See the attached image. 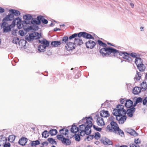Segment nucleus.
<instances>
[{
    "mask_svg": "<svg viewBox=\"0 0 147 147\" xmlns=\"http://www.w3.org/2000/svg\"><path fill=\"white\" fill-rule=\"evenodd\" d=\"M100 52L103 56H109L112 53L114 56L117 55V54L122 56L123 58L127 60L129 62L131 61L132 60L129 56L130 53L126 52H121L110 47L100 49Z\"/></svg>",
    "mask_w": 147,
    "mask_h": 147,
    "instance_id": "obj_1",
    "label": "nucleus"
},
{
    "mask_svg": "<svg viewBox=\"0 0 147 147\" xmlns=\"http://www.w3.org/2000/svg\"><path fill=\"white\" fill-rule=\"evenodd\" d=\"M116 109H115L113 111V114L116 117V119L119 124H122L126 119V111L124 109V106L122 105H119L117 106Z\"/></svg>",
    "mask_w": 147,
    "mask_h": 147,
    "instance_id": "obj_2",
    "label": "nucleus"
},
{
    "mask_svg": "<svg viewBox=\"0 0 147 147\" xmlns=\"http://www.w3.org/2000/svg\"><path fill=\"white\" fill-rule=\"evenodd\" d=\"M92 117L87 118L86 117L85 118H83L82 120L80 121V123H84V124L79 126L78 131L80 132L85 130L89 131L92 125Z\"/></svg>",
    "mask_w": 147,
    "mask_h": 147,
    "instance_id": "obj_3",
    "label": "nucleus"
},
{
    "mask_svg": "<svg viewBox=\"0 0 147 147\" xmlns=\"http://www.w3.org/2000/svg\"><path fill=\"white\" fill-rule=\"evenodd\" d=\"M78 37L82 36L84 38L87 39H93L94 40V38L92 36L89 34L86 33L85 32H81L78 33H74L71 36L69 37L70 39L75 38L76 37H77V36Z\"/></svg>",
    "mask_w": 147,
    "mask_h": 147,
    "instance_id": "obj_4",
    "label": "nucleus"
},
{
    "mask_svg": "<svg viewBox=\"0 0 147 147\" xmlns=\"http://www.w3.org/2000/svg\"><path fill=\"white\" fill-rule=\"evenodd\" d=\"M21 20L19 17H18L14 20L12 22L13 25L15 26V24L16 23L17 26L18 28L20 29L23 28L24 25L26 23V21L24 20L21 22Z\"/></svg>",
    "mask_w": 147,
    "mask_h": 147,
    "instance_id": "obj_5",
    "label": "nucleus"
},
{
    "mask_svg": "<svg viewBox=\"0 0 147 147\" xmlns=\"http://www.w3.org/2000/svg\"><path fill=\"white\" fill-rule=\"evenodd\" d=\"M12 25H8L6 22L3 21L2 26L3 27V31L4 32H7L10 31L11 26Z\"/></svg>",
    "mask_w": 147,
    "mask_h": 147,
    "instance_id": "obj_6",
    "label": "nucleus"
},
{
    "mask_svg": "<svg viewBox=\"0 0 147 147\" xmlns=\"http://www.w3.org/2000/svg\"><path fill=\"white\" fill-rule=\"evenodd\" d=\"M74 43L71 42L70 41L66 43L65 46V48L67 51H70L75 48L74 46Z\"/></svg>",
    "mask_w": 147,
    "mask_h": 147,
    "instance_id": "obj_7",
    "label": "nucleus"
},
{
    "mask_svg": "<svg viewBox=\"0 0 147 147\" xmlns=\"http://www.w3.org/2000/svg\"><path fill=\"white\" fill-rule=\"evenodd\" d=\"M26 24L25 23V24L24 25L23 28L24 29L27 31L32 30V27L31 25L30 21H26Z\"/></svg>",
    "mask_w": 147,
    "mask_h": 147,
    "instance_id": "obj_8",
    "label": "nucleus"
},
{
    "mask_svg": "<svg viewBox=\"0 0 147 147\" xmlns=\"http://www.w3.org/2000/svg\"><path fill=\"white\" fill-rule=\"evenodd\" d=\"M86 47L87 48L92 49L96 45V43L94 41L89 40L86 43Z\"/></svg>",
    "mask_w": 147,
    "mask_h": 147,
    "instance_id": "obj_9",
    "label": "nucleus"
},
{
    "mask_svg": "<svg viewBox=\"0 0 147 147\" xmlns=\"http://www.w3.org/2000/svg\"><path fill=\"white\" fill-rule=\"evenodd\" d=\"M36 36L35 33H32L29 34V36L26 35L25 37V39L26 40L28 41H32L34 38L35 39Z\"/></svg>",
    "mask_w": 147,
    "mask_h": 147,
    "instance_id": "obj_10",
    "label": "nucleus"
},
{
    "mask_svg": "<svg viewBox=\"0 0 147 147\" xmlns=\"http://www.w3.org/2000/svg\"><path fill=\"white\" fill-rule=\"evenodd\" d=\"M42 18V16H39L37 17V21L36 19H32L31 22H30V23L33 24H39L41 22V20Z\"/></svg>",
    "mask_w": 147,
    "mask_h": 147,
    "instance_id": "obj_11",
    "label": "nucleus"
},
{
    "mask_svg": "<svg viewBox=\"0 0 147 147\" xmlns=\"http://www.w3.org/2000/svg\"><path fill=\"white\" fill-rule=\"evenodd\" d=\"M135 111V109L134 107L130 108L127 109L126 111V113L129 117H131L133 116L134 112Z\"/></svg>",
    "mask_w": 147,
    "mask_h": 147,
    "instance_id": "obj_12",
    "label": "nucleus"
},
{
    "mask_svg": "<svg viewBox=\"0 0 147 147\" xmlns=\"http://www.w3.org/2000/svg\"><path fill=\"white\" fill-rule=\"evenodd\" d=\"M27 140L28 139L26 138L23 137L19 140L18 143L22 146H24L26 144Z\"/></svg>",
    "mask_w": 147,
    "mask_h": 147,
    "instance_id": "obj_13",
    "label": "nucleus"
},
{
    "mask_svg": "<svg viewBox=\"0 0 147 147\" xmlns=\"http://www.w3.org/2000/svg\"><path fill=\"white\" fill-rule=\"evenodd\" d=\"M110 124L113 131H116L117 129H119V127L117 123L115 122L112 121L111 122Z\"/></svg>",
    "mask_w": 147,
    "mask_h": 147,
    "instance_id": "obj_14",
    "label": "nucleus"
},
{
    "mask_svg": "<svg viewBox=\"0 0 147 147\" xmlns=\"http://www.w3.org/2000/svg\"><path fill=\"white\" fill-rule=\"evenodd\" d=\"M96 122L97 124L99 126H102L105 125L103 119L102 117H98Z\"/></svg>",
    "mask_w": 147,
    "mask_h": 147,
    "instance_id": "obj_15",
    "label": "nucleus"
},
{
    "mask_svg": "<svg viewBox=\"0 0 147 147\" xmlns=\"http://www.w3.org/2000/svg\"><path fill=\"white\" fill-rule=\"evenodd\" d=\"M14 18V16L11 13L5 17L3 20V22L7 21L9 20H11Z\"/></svg>",
    "mask_w": 147,
    "mask_h": 147,
    "instance_id": "obj_16",
    "label": "nucleus"
},
{
    "mask_svg": "<svg viewBox=\"0 0 147 147\" xmlns=\"http://www.w3.org/2000/svg\"><path fill=\"white\" fill-rule=\"evenodd\" d=\"M9 11L10 13H11L13 16H18L20 14V12L17 10L11 9L9 10Z\"/></svg>",
    "mask_w": 147,
    "mask_h": 147,
    "instance_id": "obj_17",
    "label": "nucleus"
},
{
    "mask_svg": "<svg viewBox=\"0 0 147 147\" xmlns=\"http://www.w3.org/2000/svg\"><path fill=\"white\" fill-rule=\"evenodd\" d=\"M100 115L101 117H109L110 115V114L108 111L104 110H102L101 111Z\"/></svg>",
    "mask_w": 147,
    "mask_h": 147,
    "instance_id": "obj_18",
    "label": "nucleus"
},
{
    "mask_svg": "<svg viewBox=\"0 0 147 147\" xmlns=\"http://www.w3.org/2000/svg\"><path fill=\"white\" fill-rule=\"evenodd\" d=\"M132 105L133 102L130 100H128L126 101L125 106L126 107L129 108L132 106Z\"/></svg>",
    "mask_w": 147,
    "mask_h": 147,
    "instance_id": "obj_19",
    "label": "nucleus"
},
{
    "mask_svg": "<svg viewBox=\"0 0 147 147\" xmlns=\"http://www.w3.org/2000/svg\"><path fill=\"white\" fill-rule=\"evenodd\" d=\"M7 139L3 136H0V146H3V145L6 142Z\"/></svg>",
    "mask_w": 147,
    "mask_h": 147,
    "instance_id": "obj_20",
    "label": "nucleus"
},
{
    "mask_svg": "<svg viewBox=\"0 0 147 147\" xmlns=\"http://www.w3.org/2000/svg\"><path fill=\"white\" fill-rule=\"evenodd\" d=\"M78 38H75L74 40V43L77 44L78 45H80L83 42L82 39H80V37H78Z\"/></svg>",
    "mask_w": 147,
    "mask_h": 147,
    "instance_id": "obj_21",
    "label": "nucleus"
},
{
    "mask_svg": "<svg viewBox=\"0 0 147 147\" xmlns=\"http://www.w3.org/2000/svg\"><path fill=\"white\" fill-rule=\"evenodd\" d=\"M78 131L79 128L77 127L74 125H72V127L71 129V131L72 133H75Z\"/></svg>",
    "mask_w": 147,
    "mask_h": 147,
    "instance_id": "obj_22",
    "label": "nucleus"
},
{
    "mask_svg": "<svg viewBox=\"0 0 147 147\" xmlns=\"http://www.w3.org/2000/svg\"><path fill=\"white\" fill-rule=\"evenodd\" d=\"M61 141L63 144H65L66 145H69L71 143L70 140L65 138L61 139Z\"/></svg>",
    "mask_w": 147,
    "mask_h": 147,
    "instance_id": "obj_23",
    "label": "nucleus"
},
{
    "mask_svg": "<svg viewBox=\"0 0 147 147\" xmlns=\"http://www.w3.org/2000/svg\"><path fill=\"white\" fill-rule=\"evenodd\" d=\"M133 93L135 94H138L141 92L140 89L138 87H135L133 89Z\"/></svg>",
    "mask_w": 147,
    "mask_h": 147,
    "instance_id": "obj_24",
    "label": "nucleus"
},
{
    "mask_svg": "<svg viewBox=\"0 0 147 147\" xmlns=\"http://www.w3.org/2000/svg\"><path fill=\"white\" fill-rule=\"evenodd\" d=\"M59 132L61 135H66L67 134L68 132V129L65 128H63L60 129Z\"/></svg>",
    "mask_w": 147,
    "mask_h": 147,
    "instance_id": "obj_25",
    "label": "nucleus"
},
{
    "mask_svg": "<svg viewBox=\"0 0 147 147\" xmlns=\"http://www.w3.org/2000/svg\"><path fill=\"white\" fill-rule=\"evenodd\" d=\"M138 69L140 71H143L145 69V67L143 64H141L139 65H137Z\"/></svg>",
    "mask_w": 147,
    "mask_h": 147,
    "instance_id": "obj_26",
    "label": "nucleus"
},
{
    "mask_svg": "<svg viewBox=\"0 0 147 147\" xmlns=\"http://www.w3.org/2000/svg\"><path fill=\"white\" fill-rule=\"evenodd\" d=\"M71 39H70L69 38H68L67 36H64L61 42L63 43H65L66 42L67 43Z\"/></svg>",
    "mask_w": 147,
    "mask_h": 147,
    "instance_id": "obj_27",
    "label": "nucleus"
},
{
    "mask_svg": "<svg viewBox=\"0 0 147 147\" xmlns=\"http://www.w3.org/2000/svg\"><path fill=\"white\" fill-rule=\"evenodd\" d=\"M103 142L104 145H110L112 144V142L109 139L106 138L105 140H103Z\"/></svg>",
    "mask_w": 147,
    "mask_h": 147,
    "instance_id": "obj_28",
    "label": "nucleus"
},
{
    "mask_svg": "<svg viewBox=\"0 0 147 147\" xmlns=\"http://www.w3.org/2000/svg\"><path fill=\"white\" fill-rule=\"evenodd\" d=\"M46 47L45 46L40 45L38 47V50L40 52H44L45 51V49Z\"/></svg>",
    "mask_w": 147,
    "mask_h": 147,
    "instance_id": "obj_29",
    "label": "nucleus"
},
{
    "mask_svg": "<svg viewBox=\"0 0 147 147\" xmlns=\"http://www.w3.org/2000/svg\"><path fill=\"white\" fill-rule=\"evenodd\" d=\"M142 61L141 59L138 57H136L135 61V62L137 65H139L141 64H142Z\"/></svg>",
    "mask_w": 147,
    "mask_h": 147,
    "instance_id": "obj_30",
    "label": "nucleus"
},
{
    "mask_svg": "<svg viewBox=\"0 0 147 147\" xmlns=\"http://www.w3.org/2000/svg\"><path fill=\"white\" fill-rule=\"evenodd\" d=\"M91 132V131L90 129L89 131L85 130L80 131V135L82 136L84 135L85 134H86L87 135H88L90 134Z\"/></svg>",
    "mask_w": 147,
    "mask_h": 147,
    "instance_id": "obj_31",
    "label": "nucleus"
},
{
    "mask_svg": "<svg viewBox=\"0 0 147 147\" xmlns=\"http://www.w3.org/2000/svg\"><path fill=\"white\" fill-rule=\"evenodd\" d=\"M141 86L142 88L145 90L147 88V84L146 81H144L141 84Z\"/></svg>",
    "mask_w": 147,
    "mask_h": 147,
    "instance_id": "obj_32",
    "label": "nucleus"
},
{
    "mask_svg": "<svg viewBox=\"0 0 147 147\" xmlns=\"http://www.w3.org/2000/svg\"><path fill=\"white\" fill-rule=\"evenodd\" d=\"M23 19L25 20H27L29 21L32 18V16L30 14H27L23 16Z\"/></svg>",
    "mask_w": 147,
    "mask_h": 147,
    "instance_id": "obj_33",
    "label": "nucleus"
},
{
    "mask_svg": "<svg viewBox=\"0 0 147 147\" xmlns=\"http://www.w3.org/2000/svg\"><path fill=\"white\" fill-rule=\"evenodd\" d=\"M40 142L38 140L32 141L31 143V145L32 146H35L40 144Z\"/></svg>",
    "mask_w": 147,
    "mask_h": 147,
    "instance_id": "obj_34",
    "label": "nucleus"
},
{
    "mask_svg": "<svg viewBox=\"0 0 147 147\" xmlns=\"http://www.w3.org/2000/svg\"><path fill=\"white\" fill-rule=\"evenodd\" d=\"M49 133L51 136H54L57 133V131L56 129H52L50 130Z\"/></svg>",
    "mask_w": 147,
    "mask_h": 147,
    "instance_id": "obj_35",
    "label": "nucleus"
},
{
    "mask_svg": "<svg viewBox=\"0 0 147 147\" xmlns=\"http://www.w3.org/2000/svg\"><path fill=\"white\" fill-rule=\"evenodd\" d=\"M49 132L47 130H45L42 134V137H44L45 138L48 137L49 136Z\"/></svg>",
    "mask_w": 147,
    "mask_h": 147,
    "instance_id": "obj_36",
    "label": "nucleus"
},
{
    "mask_svg": "<svg viewBox=\"0 0 147 147\" xmlns=\"http://www.w3.org/2000/svg\"><path fill=\"white\" fill-rule=\"evenodd\" d=\"M97 41H98V44H99V45H100V46H102L103 47H105V48L107 47H106L107 46V45L106 43L103 42L102 41H101L100 40H98ZM104 48L105 47L102 48V49ZM102 49V48L101 49Z\"/></svg>",
    "mask_w": 147,
    "mask_h": 147,
    "instance_id": "obj_37",
    "label": "nucleus"
},
{
    "mask_svg": "<svg viewBox=\"0 0 147 147\" xmlns=\"http://www.w3.org/2000/svg\"><path fill=\"white\" fill-rule=\"evenodd\" d=\"M141 74L140 73L137 71L136 74L134 78V79H136L137 80H139L141 78Z\"/></svg>",
    "mask_w": 147,
    "mask_h": 147,
    "instance_id": "obj_38",
    "label": "nucleus"
},
{
    "mask_svg": "<svg viewBox=\"0 0 147 147\" xmlns=\"http://www.w3.org/2000/svg\"><path fill=\"white\" fill-rule=\"evenodd\" d=\"M15 136L13 135H10L9 136L8 140L9 142H13L15 140Z\"/></svg>",
    "mask_w": 147,
    "mask_h": 147,
    "instance_id": "obj_39",
    "label": "nucleus"
},
{
    "mask_svg": "<svg viewBox=\"0 0 147 147\" xmlns=\"http://www.w3.org/2000/svg\"><path fill=\"white\" fill-rule=\"evenodd\" d=\"M49 42L47 41L46 39H44V42L42 45L43 46H45V47H48L49 46Z\"/></svg>",
    "mask_w": 147,
    "mask_h": 147,
    "instance_id": "obj_40",
    "label": "nucleus"
},
{
    "mask_svg": "<svg viewBox=\"0 0 147 147\" xmlns=\"http://www.w3.org/2000/svg\"><path fill=\"white\" fill-rule=\"evenodd\" d=\"M142 99L141 98H138L136 100L135 104L134 105V106H135L136 104L142 102Z\"/></svg>",
    "mask_w": 147,
    "mask_h": 147,
    "instance_id": "obj_41",
    "label": "nucleus"
},
{
    "mask_svg": "<svg viewBox=\"0 0 147 147\" xmlns=\"http://www.w3.org/2000/svg\"><path fill=\"white\" fill-rule=\"evenodd\" d=\"M47 140L50 143L52 144H56V142L52 138H49Z\"/></svg>",
    "mask_w": 147,
    "mask_h": 147,
    "instance_id": "obj_42",
    "label": "nucleus"
},
{
    "mask_svg": "<svg viewBox=\"0 0 147 147\" xmlns=\"http://www.w3.org/2000/svg\"><path fill=\"white\" fill-rule=\"evenodd\" d=\"M111 125H108L106 128V130L107 131L109 132H112L113 131V130L112 128L111 127Z\"/></svg>",
    "mask_w": 147,
    "mask_h": 147,
    "instance_id": "obj_43",
    "label": "nucleus"
},
{
    "mask_svg": "<svg viewBox=\"0 0 147 147\" xmlns=\"http://www.w3.org/2000/svg\"><path fill=\"white\" fill-rule=\"evenodd\" d=\"M129 134L131 135L134 136H137L138 135V134L134 130H131Z\"/></svg>",
    "mask_w": 147,
    "mask_h": 147,
    "instance_id": "obj_44",
    "label": "nucleus"
},
{
    "mask_svg": "<svg viewBox=\"0 0 147 147\" xmlns=\"http://www.w3.org/2000/svg\"><path fill=\"white\" fill-rule=\"evenodd\" d=\"M117 129V130H116V131H117L118 132L119 135H121V136L124 135V132L122 130L120 129L119 128V129Z\"/></svg>",
    "mask_w": 147,
    "mask_h": 147,
    "instance_id": "obj_45",
    "label": "nucleus"
},
{
    "mask_svg": "<svg viewBox=\"0 0 147 147\" xmlns=\"http://www.w3.org/2000/svg\"><path fill=\"white\" fill-rule=\"evenodd\" d=\"M19 41V39L17 38H13L12 42L13 43L17 44Z\"/></svg>",
    "mask_w": 147,
    "mask_h": 147,
    "instance_id": "obj_46",
    "label": "nucleus"
},
{
    "mask_svg": "<svg viewBox=\"0 0 147 147\" xmlns=\"http://www.w3.org/2000/svg\"><path fill=\"white\" fill-rule=\"evenodd\" d=\"M75 140L77 141H79L80 140V136L78 134H76Z\"/></svg>",
    "mask_w": 147,
    "mask_h": 147,
    "instance_id": "obj_47",
    "label": "nucleus"
},
{
    "mask_svg": "<svg viewBox=\"0 0 147 147\" xmlns=\"http://www.w3.org/2000/svg\"><path fill=\"white\" fill-rule=\"evenodd\" d=\"M96 139H98L100 138V134L98 132H96L95 133V136H94Z\"/></svg>",
    "mask_w": 147,
    "mask_h": 147,
    "instance_id": "obj_48",
    "label": "nucleus"
},
{
    "mask_svg": "<svg viewBox=\"0 0 147 147\" xmlns=\"http://www.w3.org/2000/svg\"><path fill=\"white\" fill-rule=\"evenodd\" d=\"M94 137V136L92 135H90L88 136L86 138V139L89 141L93 139Z\"/></svg>",
    "mask_w": 147,
    "mask_h": 147,
    "instance_id": "obj_49",
    "label": "nucleus"
},
{
    "mask_svg": "<svg viewBox=\"0 0 147 147\" xmlns=\"http://www.w3.org/2000/svg\"><path fill=\"white\" fill-rule=\"evenodd\" d=\"M143 104L144 105L147 106V97L145 98L142 100Z\"/></svg>",
    "mask_w": 147,
    "mask_h": 147,
    "instance_id": "obj_50",
    "label": "nucleus"
},
{
    "mask_svg": "<svg viewBox=\"0 0 147 147\" xmlns=\"http://www.w3.org/2000/svg\"><path fill=\"white\" fill-rule=\"evenodd\" d=\"M93 128L95 129L98 131H100L102 129L101 128H98L97 126L94 125H93Z\"/></svg>",
    "mask_w": 147,
    "mask_h": 147,
    "instance_id": "obj_51",
    "label": "nucleus"
},
{
    "mask_svg": "<svg viewBox=\"0 0 147 147\" xmlns=\"http://www.w3.org/2000/svg\"><path fill=\"white\" fill-rule=\"evenodd\" d=\"M35 33V36H36L35 39H37L39 38L41 36V34L38 32Z\"/></svg>",
    "mask_w": 147,
    "mask_h": 147,
    "instance_id": "obj_52",
    "label": "nucleus"
},
{
    "mask_svg": "<svg viewBox=\"0 0 147 147\" xmlns=\"http://www.w3.org/2000/svg\"><path fill=\"white\" fill-rule=\"evenodd\" d=\"M41 21H42V23H44L45 24H47L48 22V21L47 20L44 18L43 16H42V19L41 20Z\"/></svg>",
    "mask_w": 147,
    "mask_h": 147,
    "instance_id": "obj_53",
    "label": "nucleus"
},
{
    "mask_svg": "<svg viewBox=\"0 0 147 147\" xmlns=\"http://www.w3.org/2000/svg\"><path fill=\"white\" fill-rule=\"evenodd\" d=\"M130 56L132 57H133L135 58V57H137L136 56H137V54H136L135 53H130Z\"/></svg>",
    "mask_w": 147,
    "mask_h": 147,
    "instance_id": "obj_54",
    "label": "nucleus"
},
{
    "mask_svg": "<svg viewBox=\"0 0 147 147\" xmlns=\"http://www.w3.org/2000/svg\"><path fill=\"white\" fill-rule=\"evenodd\" d=\"M57 138L58 139H61H61H62L63 138H64L62 135H57Z\"/></svg>",
    "mask_w": 147,
    "mask_h": 147,
    "instance_id": "obj_55",
    "label": "nucleus"
},
{
    "mask_svg": "<svg viewBox=\"0 0 147 147\" xmlns=\"http://www.w3.org/2000/svg\"><path fill=\"white\" fill-rule=\"evenodd\" d=\"M10 144L8 142L7 143H5V144H4L3 146H4V147H10Z\"/></svg>",
    "mask_w": 147,
    "mask_h": 147,
    "instance_id": "obj_56",
    "label": "nucleus"
},
{
    "mask_svg": "<svg viewBox=\"0 0 147 147\" xmlns=\"http://www.w3.org/2000/svg\"><path fill=\"white\" fill-rule=\"evenodd\" d=\"M134 142L137 144L140 143V140L139 138H138L137 139L135 140Z\"/></svg>",
    "mask_w": 147,
    "mask_h": 147,
    "instance_id": "obj_57",
    "label": "nucleus"
},
{
    "mask_svg": "<svg viewBox=\"0 0 147 147\" xmlns=\"http://www.w3.org/2000/svg\"><path fill=\"white\" fill-rule=\"evenodd\" d=\"M20 34L21 36H24V32L22 30H20L19 31Z\"/></svg>",
    "mask_w": 147,
    "mask_h": 147,
    "instance_id": "obj_58",
    "label": "nucleus"
},
{
    "mask_svg": "<svg viewBox=\"0 0 147 147\" xmlns=\"http://www.w3.org/2000/svg\"><path fill=\"white\" fill-rule=\"evenodd\" d=\"M55 47L58 46L61 44V42L60 41H55Z\"/></svg>",
    "mask_w": 147,
    "mask_h": 147,
    "instance_id": "obj_59",
    "label": "nucleus"
},
{
    "mask_svg": "<svg viewBox=\"0 0 147 147\" xmlns=\"http://www.w3.org/2000/svg\"><path fill=\"white\" fill-rule=\"evenodd\" d=\"M131 147H140L137 144H133L130 145Z\"/></svg>",
    "mask_w": 147,
    "mask_h": 147,
    "instance_id": "obj_60",
    "label": "nucleus"
},
{
    "mask_svg": "<svg viewBox=\"0 0 147 147\" xmlns=\"http://www.w3.org/2000/svg\"><path fill=\"white\" fill-rule=\"evenodd\" d=\"M48 144V143L47 142H44L42 143L41 144V145L42 146H44V145L47 146V145Z\"/></svg>",
    "mask_w": 147,
    "mask_h": 147,
    "instance_id": "obj_61",
    "label": "nucleus"
},
{
    "mask_svg": "<svg viewBox=\"0 0 147 147\" xmlns=\"http://www.w3.org/2000/svg\"><path fill=\"white\" fill-rule=\"evenodd\" d=\"M55 41L52 42L51 43V45L53 47H55Z\"/></svg>",
    "mask_w": 147,
    "mask_h": 147,
    "instance_id": "obj_62",
    "label": "nucleus"
},
{
    "mask_svg": "<svg viewBox=\"0 0 147 147\" xmlns=\"http://www.w3.org/2000/svg\"><path fill=\"white\" fill-rule=\"evenodd\" d=\"M5 11L4 9L0 7V13H2L4 12Z\"/></svg>",
    "mask_w": 147,
    "mask_h": 147,
    "instance_id": "obj_63",
    "label": "nucleus"
},
{
    "mask_svg": "<svg viewBox=\"0 0 147 147\" xmlns=\"http://www.w3.org/2000/svg\"><path fill=\"white\" fill-rule=\"evenodd\" d=\"M126 100L125 99H123L121 100H120V102L121 104H123L124 103V102L125 101L126 102Z\"/></svg>",
    "mask_w": 147,
    "mask_h": 147,
    "instance_id": "obj_64",
    "label": "nucleus"
}]
</instances>
